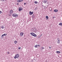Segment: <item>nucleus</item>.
Here are the masks:
<instances>
[{
	"label": "nucleus",
	"mask_w": 62,
	"mask_h": 62,
	"mask_svg": "<svg viewBox=\"0 0 62 62\" xmlns=\"http://www.w3.org/2000/svg\"><path fill=\"white\" fill-rule=\"evenodd\" d=\"M12 15L13 17H15L16 18L17 17H18V16L17 14H13Z\"/></svg>",
	"instance_id": "obj_1"
},
{
	"label": "nucleus",
	"mask_w": 62,
	"mask_h": 62,
	"mask_svg": "<svg viewBox=\"0 0 62 62\" xmlns=\"http://www.w3.org/2000/svg\"><path fill=\"white\" fill-rule=\"evenodd\" d=\"M19 57V55L18 54H17L15 55V56L14 57V58L16 59L17 58H18Z\"/></svg>",
	"instance_id": "obj_2"
},
{
	"label": "nucleus",
	"mask_w": 62,
	"mask_h": 62,
	"mask_svg": "<svg viewBox=\"0 0 62 62\" xmlns=\"http://www.w3.org/2000/svg\"><path fill=\"white\" fill-rule=\"evenodd\" d=\"M23 10V8H21L20 7H19V11H21V10Z\"/></svg>",
	"instance_id": "obj_3"
},
{
	"label": "nucleus",
	"mask_w": 62,
	"mask_h": 62,
	"mask_svg": "<svg viewBox=\"0 0 62 62\" xmlns=\"http://www.w3.org/2000/svg\"><path fill=\"white\" fill-rule=\"evenodd\" d=\"M10 14H12L13 12V11L12 10H11L10 11Z\"/></svg>",
	"instance_id": "obj_4"
},
{
	"label": "nucleus",
	"mask_w": 62,
	"mask_h": 62,
	"mask_svg": "<svg viewBox=\"0 0 62 62\" xmlns=\"http://www.w3.org/2000/svg\"><path fill=\"white\" fill-rule=\"evenodd\" d=\"M33 12H32L31 11H30V15H32V14H33Z\"/></svg>",
	"instance_id": "obj_5"
},
{
	"label": "nucleus",
	"mask_w": 62,
	"mask_h": 62,
	"mask_svg": "<svg viewBox=\"0 0 62 62\" xmlns=\"http://www.w3.org/2000/svg\"><path fill=\"white\" fill-rule=\"evenodd\" d=\"M35 34V33H33V32H31L30 33V34L31 35V36H33V35H34V34Z\"/></svg>",
	"instance_id": "obj_6"
},
{
	"label": "nucleus",
	"mask_w": 62,
	"mask_h": 62,
	"mask_svg": "<svg viewBox=\"0 0 62 62\" xmlns=\"http://www.w3.org/2000/svg\"><path fill=\"white\" fill-rule=\"evenodd\" d=\"M23 32H21L20 33V35L21 36H23Z\"/></svg>",
	"instance_id": "obj_7"
},
{
	"label": "nucleus",
	"mask_w": 62,
	"mask_h": 62,
	"mask_svg": "<svg viewBox=\"0 0 62 62\" xmlns=\"http://www.w3.org/2000/svg\"><path fill=\"white\" fill-rule=\"evenodd\" d=\"M7 34H4L2 35V37L3 38H4L3 36H5L7 35Z\"/></svg>",
	"instance_id": "obj_8"
},
{
	"label": "nucleus",
	"mask_w": 62,
	"mask_h": 62,
	"mask_svg": "<svg viewBox=\"0 0 62 62\" xmlns=\"http://www.w3.org/2000/svg\"><path fill=\"white\" fill-rule=\"evenodd\" d=\"M33 37H37V36L36 34H33Z\"/></svg>",
	"instance_id": "obj_9"
},
{
	"label": "nucleus",
	"mask_w": 62,
	"mask_h": 62,
	"mask_svg": "<svg viewBox=\"0 0 62 62\" xmlns=\"http://www.w3.org/2000/svg\"><path fill=\"white\" fill-rule=\"evenodd\" d=\"M47 2V0H45L44 1V3H46Z\"/></svg>",
	"instance_id": "obj_10"
},
{
	"label": "nucleus",
	"mask_w": 62,
	"mask_h": 62,
	"mask_svg": "<svg viewBox=\"0 0 62 62\" xmlns=\"http://www.w3.org/2000/svg\"><path fill=\"white\" fill-rule=\"evenodd\" d=\"M49 10L50 11H52V8H49Z\"/></svg>",
	"instance_id": "obj_11"
},
{
	"label": "nucleus",
	"mask_w": 62,
	"mask_h": 62,
	"mask_svg": "<svg viewBox=\"0 0 62 62\" xmlns=\"http://www.w3.org/2000/svg\"><path fill=\"white\" fill-rule=\"evenodd\" d=\"M54 11L56 12H57V11H58V10L57 9H55L54 10Z\"/></svg>",
	"instance_id": "obj_12"
},
{
	"label": "nucleus",
	"mask_w": 62,
	"mask_h": 62,
	"mask_svg": "<svg viewBox=\"0 0 62 62\" xmlns=\"http://www.w3.org/2000/svg\"><path fill=\"white\" fill-rule=\"evenodd\" d=\"M46 20H48V19H49V17H48V16H46Z\"/></svg>",
	"instance_id": "obj_13"
},
{
	"label": "nucleus",
	"mask_w": 62,
	"mask_h": 62,
	"mask_svg": "<svg viewBox=\"0 0 62 62\" xmlns=\"http://www.w3.org/2000/svg\"><path fill=\"white\" fill-rule=\"evenodd\" d=\"M34 3H35V4H38V1H35L34 2Z\"/></svg>",
	"instance_id": "obj_14"
},
{
	"label": "nucleus",
	"mask_w": 62,
	"mask_h": 62,
	"mask_svg": "<svg viewBox=\"0 0 62 62\" xmlns=\"http://www.w3.org/2000/svg\"><path fill=\"white\" fill-rule=\"evenodd\" d=\"M59 25H61V26H62V23H60L59 24Z\"/></svg>",
	"instance_id": "obj_15"
},
{
	"label": "nucleus",
	"mask_w": 62,
	"mask_h": 62,
	"mask_svg": "<svg viewBox=\"0 0 62 62\" xmlns=\"http://www.w3.org/2000/svg\"><path fill=\"white\" fill-rule=\"evenodd\" d=\"M17 2H18V3H19V2H21V0H18L17 1Z\"/></svg>",
	"instance_id": "obj_16"
},
{
	"label": "nucleus",
	"mask_w": 62,
	"mask_h": 62,
	"mask_svg": "<svg viewBox=\"0 0 62 62\" xmlns=\"http://www.w3.org/2000/svg\"><path fill=\"white\" fill-rule=\"evenodd\" d=\"M61 52H60L59 51H56V53H60Z\"/></svg>",
	"instance_id": "obj_17"
},
{
	"label": "nucleus",
	"mask_w": 62,
	"mask_h": 62,
	"mask_svg": "<svg viewBox=\"0 0 62 62\" xmlns=\"http://www.w3.org/2000/svg\"><path fill=\"white\" fill-rule=\"evenodd\" d=\"M1 28L2 29H4V26L3 25L2 26H1Z\"/></svg>",
	"instance_id": "obj_18"
},
{
	"label": "nucleus",
	"mask_w": 62,
	"mask_h": 62,
	"mask_svg": "<svg viewBox=\"0 0 62 62\" xmlns=\"http://www.w3.org/2000/svg\"><path fill=\"white\" fill-rule=\"evenodd\" d=\"M32 17L33 18H34L35 17V16L34 15H33L32 16Z\"/></svg>",
	"instance_id": "obj_19"
},
{
	"label": "nucleus",
	"mask_w": 62,
	"mask_h": 62,
	"mask_svg": "<svg viewBox=\"0 0 62 62\" xmlns=\"http://www.w3.org/2000/svg\"><path fill=\"white\" fill-rule=\"evenodd\" d=\"M17 43V41H15V44H16Z\"/></svg>",
	"instance_id": "obj_20"
},
{
	"label": "nucleus",
	"mask_w": 62,
	"mask_h": 62,
	"mask_svg": "<svg viewBox=\"0 0 62 62\" xmlns=\"http://www.w3.org/2000/svg\"><path fill=\"white\" fill-rule=\"evenodd\" d=\"M57 43H58V44H59L60 43V41H57Z\"/></svg>",
	"instance_id": "obj_21"
},
{
	"label": "nucleus",
	"mask_w": 62,
	"mask_h": 62,
	"mask_svg": "<svg viewBox=\"0 0 62 62\" xmlns=\"http://www.w3.org/2000/svg\"><path fill=\"white\" fill-rule=\"evenodd\" d=\"M57 40H58V41H60V40H59V38H58L57 39Z\"/></svg>",
	"instance_id": "obj_22"
},
{
	"label": "nucleus",
	"mask_w": 62,
	"mask_h": 62,
	"mask_svg": "<svg viewBox=\"0 0 62 62\" xmlns=\"http://www.w3.org/2000/svg\"><path fill=\"white\" fill-rule=\"evenodd\" d=\"M37 9H38V8H35V10H37Z\"/></svg>",
	"instance_id": "obj_23"
},
{
	"label": "nucleus",
	"mask_w": 62,
	"mask_h": 62,
	"mask_svg": "<svg viewBox=\"0 0 62 62\" xmlns=\"http://www.w3.org/2000/svg\"><path fill=\"white\" fill-rule=\"evenodd\" d=\"M7 54H9V52H7Z\"/></svg>",
	"instance_id": "obj_24"
},
{
	"label": "nucleus",
	"mask_w": 62,
	"mask_h": 62,
	"mask_svg": "<svg viewBox=\"0 0 62 62\" xmlns=\"http://www.w3.org/2000/svg\"><path fill=\"white\" fill-rule=\"evenodd\" d=\"M21 49V47H18V49H19V50H20Z\"/></svg>",
	"instance_id": "obj_25"
},
{
	"label": "nucleus",
	"mask_w": 62,
	"mask_h": 62,
	"mask_svg": "<svg viewBox=\"0 0 62 62\" xmlns=\"http://www.w3.org/2000/svg\"><path fill=\"white\" fill-rule=\"evenodd\" d=\"M34 47H35V48H37V46H36V45L34 46Z\"/></svg>",
	"instance_id": "obj_26"
},
{
	"label": "nucleus",
	"mask_w": 62,
	"mask_h": 62,
	"mask_svg": "<svg viewBox=\"0 0 62 62\" xmlns=\"http://www.w3.org/2000/svg\"><path fill=\"white\" fill-rule=\"evenodd\" d=\"M55 18V17L54 16H53V19H54V18Z\"/></svg>",
	"instance_id": "obj_27"
},
{
	"label": "nucleus",
	"mask_w": 62,
	"mask_h": 62,
	"mask_svg": "<svg viewBox=\"0 0 62 62\" xmlns=\"http://www.w3.org/2000/svg\"><path fill=\"white\" fill-rule=\"evenodd\" d=\"M49 49H51V47L49 46Z\"/></svg>",
	"instance_id": "obj_28"
},
{
	"label": "nucleus",
	"mask_w": 62,
	"mask_h": 62,
	"mask_svg": "<svg viewBox=\"0 0 62 62\" xmlns=\"http://www.w3.org/2000/svg\"><path fill=\"white\" fill-rule=\"evenodd\" d=\"M36 45L37 46V48H38V46L39 45Z\"/></svg>",
	"instance_id": "obj_29"
},
{
	"label": "nucleus",
	"mask_w": 62,
	"mask_h": 62,
	"mask_svg": "<svg viewBox=\"0 0 62 62\" xmlns=\"http://www.w3.org/2000/svg\"><path fill=\"white\" fill-rule=\"evenodd\" d=\"M1 13H2V11H0V14H1Z\"/></svg>",
	"instance_id": "obj_30"
},
{
	"label": "nucleus",
	"mask_w": 62,
	"mask_h": 62,
	"mask_svg": "<svg viewBox=\"0 0 62 62\" xmlns=\"http://www.w3.org/2000/svg\"><path fill=\"white\" fill-rule=\"evenodd\" d=\"M21 2H22L23 1V0H20Z\"/></svg>",
	"instance_id": "obj_31"
},
{
	"label": "nucleus",
	"mask_w": 62,
	"mask_h": 62,
	"mask_svg": "<svg viewBox=\"0 0 62 62\" xmlns=\"http://www.w3.org/2000/svg\"><path fill=\"white\" fill-rule=\"evenodd\" d=\"M3 1H6V0H3Z\"/></svg>",
	"instance_id": "obj_32"
},
{
	"label": "nucleus",
	"mask_w": 62,
	"mask_h": 62,
	"mask_svg": "<svg viewBox=\"0 0 62 62\" xmlns=\"http://www.w3.org/2000/svg\"><path fill=\"white\" fill-rule=\"evenodd\" d=\"M42 49H44V47H42Z\"/></svg>",
	"instance_id": "obj_33"
},
{
	"label": "nucleus",
	"mask_w": 62,
	"mask_h": 62,
	"mask_svg": "<svg viewBox=\"0 0 62 62\" xmlns=\"http://www.w3.org/2000/svg\"><path fill=\"white\" fill-rule=\"evenodd\" d=\"M16 4L17 5H19V3H17Z\"/></svg>",
	"instance_id": "obj_34"
},
{
	"label": "nucleus",
	"mask_w": 62,
	"mask_h": 62,
	"mask_svg": "<svg viewBox=\"0 0 62 62\" xmlns=\"http://www.w3.org/2000/svg\"><path fill=\"white\" fill-rule=\"evenodd\" d=\"M38 46H39V47H40V45H38Z\"/></svg>",
	"instance_id": "obj_35"
},
{
	"label": "nucleus",
	"mask_w": 62,
	"mask_h": 62,
	"mask_svg": "<svg viewBox=\"0 0 62 62\" xmlns=\"http://www.w3.org/2000/svg\"><path fill=\"white\" fill-rule=\"evenodd\" d=\"M24 5H26V3H24Z\"/></svg>",
	"instance_id": "obj_36"
},
{
	"label": "nucleus",
	"mask_w": 62,
	"mask_h": 62,
	"mask_svg": "<svg viewBox=\"0 0 62 62\" xmlns=\"http://www.w3.org/2000/svg\"><path fill=\"white\" fill-rule=\"evenodd\" d=\"M42 34H41V36H42Z\"/></svg>",
	"instance_id": "obj_37"
},
{
	"label": "nucleus",
	"mask_w": 62,
	"mask_h": 62,
	"mask_svg": "<svg viewBox=\"0 0 62 62\" xmlns=\"http://www.w3.org/2000/svg\"><path fill=\"white\" fill-rule=\"evenodd\" d=\"M38 55H37V56H38Z\"/></svg>",
	"instance_id": "obj_38"
},
{
	"label": "nucleus",
	"mask_w": 62,
	"mask_h": 62,
	"mask_svg": "<svg viewBox=\"0 0 62 62\" xmlns=\"http://www.w3.org/2000/svg\"><path fill=\"white\" fill-rule=\"evenodd\" d=\"M1 0L2 1H3V0Z\"/></svg>",
	"instance_id": "obj_39"
}]
</instances>
